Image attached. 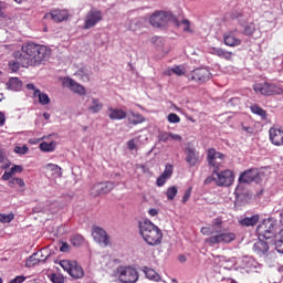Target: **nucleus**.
<instances>
[{
	"label": "nucleus",
	"instance_id": "obj_30",
	"mask_svg": "<svg viewBox=\"0 0 283 283\" xmlns=\"http://www.w3.org/2000/svg\"><path fill=\"white\" fill-rule=\"evenodd\" d=\"M105 189H107V185L103 182L96 184L91 188V196H93V198H96L97 196L105 193Z\"/></svg>",
	"mask_w": 283,
	"mask_h": 283
},
{
	"label": "nucleus",
	"instance_id": "obj_62",
	"mask_svg": "<svg viewBox=\"0 0 283 283\" xmlns=\"http://www.w3.org/2000/svg\"><path fill=\"white\" fill-rule=\"evenodd\" d=\"M178 260H179V262H187V256L181 254V255H179Z\"/></svg>",
	"mask_w": 283,
	"mask_h": 283
},
{
	"label": "nucleus",
	"instance_id": "obj_13",
	"mask_svg": "<svg viewBox=\"0 0 283 283\" xmlns=\"http://www.w3.org/2000/svg\"><path fill=\"white\" fill-rule=\"evenodd\" d=\"M103 19V13L96 9H92L85 18L84 30H90L94 28Z\"/></svg>",
	"mask_w": 283,
	"mask_h": 283
},
{
	"label": "nucleus",
	"instance_id": "obj_53",
	"mask_svg": "<svg viewBox=\"0 0 283 283\" xmlns=\"http://www.w3.org/2000/svg\"><path fill=\"white\" fill-rule=\"evenodd\" d=\"M216 180H217V176H216V175H213V170H212V176H211V177L206 178V180H205V185H211L212 182H216Z\"/></svg>",
	"mask_w": 283,
	"mask_h": 283
},
{
	"label": "nucleus",
	"instance_id": "obj_63",
	"mask_svg": "<svg viewBox=\"0 0 283 283\" xmlns=\"http://www.w3.org/2000/svg\"><path fill=\"white\" fill-rule=\"evenodd\" d=\"M3 7L1 6V2H0V19L3 18Z\"/></svg>",
	"mask_w": 283,
	"mask_h": 283
},
{
	"label": "nucleus",
	"instance_id": "obj_17",
	"mask_svg": "<svg viewBox=\"0 0 283 283\" xmlns=\"http://www.w3.org/2000/svg\"><path fill=\"white\" fill-rule=\"evenodd\" d=\"M266 239H259V241H256L253 244V251L254 253H256V255H259L260 258H262V255H266V253H269V241H264Z\"/></svg>",
	"mask_w": 283,
	"mask_h": 283
},
{
	"label": "nucleus",
	"instance_id": "obj_55",
	"mask_svg": "<svg viewBox=\"0 0 283 283\" xmlns=\"http://www.w3.org/2000/svg\"><path fill=\"white\" fill-rule=\"evenodd\" d=\"M127 147H128V149H130V151H134V149H136V139L128 140Z\"/></svg>",
	"mask_w": 283,
	"mask_h": 283
},
{
	"label": "nucleus",
	"instance_id": "obj_57",
	"mask_svg": "<svg viewBox=\"0 0 283 283\" xmlns=\"http://www.w3.org/2000/svg\"><path fill=\"white\" fill-rule=\"evenodd\" d=\"M148 213H149V216H151L154 218V217L158 216V209L151 208L148 210Z\"/></svg>",
	"mask_w": 283,
	"mask_h": 283
},
{
	"label": "nucleus",
	"instance_id": "obj_32",
	"mask_svg": "<svg viewBox=\"0 0 283 283\" xmlns=\"http://www.w3.org/2000/svg\"><path fill=\"white\" fill-rule=\"evenodd\" d=\"M33 96L39 98L41 105H49L50 103V96H48L46 93L41 92V90H35Z\"/></svg>",
	"mask_w": 283,
	"mask_h": 283
},
{
	"label": "nucleus",
	"instance_id": "obj_64",
	"mask_svg": "<svg viewBox=\"0 0 283 283\" xmlns=\"http://www.w3.org/2000/svg\"><path fill=\"white\" fill-rule=\"evenodd\" d=\"M43 117L45 118V120H50V113H44Z\"/></svg>",
	"mask_w": 283,
	"mask_h": 283
},
{
	"label": "nucleus",
	"instance_id": "obj_9",
	"mask_svg": "<svg viewBox=\"0 0 283 283\" xmlns=\"http://www.w3.org/2000/svg\"><path fill=\"white\" fill-rule=\"evenodd\" d=\"M153 28H165L168 21H174V13L168 11H157L149 18Z\"/></svg>",
	"mask_w": 283,
	"mask_h": 283
},
{
	"label": "nucleus",
	"instance_id": "obj_16",
	"mask_svg": "<svg viewBox=\"0 0 283 283\" xmlns=\"http://www.w3.org/2000/svg\"><path fill=\"white\" fill-rule=\"evenodd\" d=\"M237 33H238V30L226 32L223 34L224 45H228V48H238V45H241L242 40L235 36Z\"/></svg>",
	"mask_w": 283,
	"mask_h": 283
},
{
	"label": "nucleus",
	"instance_id": "obj_52",
	"mask_svg": "<svg viewBox=\"0 0 283 283\" xmlns=\"http://www.w3.org/2000/svg\"><path fill=\"white\" fill-rule=\"evenodd\" d=\"M12 176H14V172H12L11 169L9 171H4V174L2 175V180H10Z\"/></svg>",
	"mask_w": 283,
	"mask_h": 283
},
{
	"label": "nucleus",
	"instance_id": "obj_37",
	"mask_svg": "<svg viewBox=\"0 0 283 283\" xmlns=\"http://www.w3.org/2000/svg\"><path fill=\"white\" fill-rule=\"evenodd\" d=\"M40 149H41V151H48V153L54 151V149H56V143H54V142H51V143L43 142V143L40 144Z\"/></svg>",
	"mask_w": 283,
	"mask_h": 283
},
{
	"label": "nucleus",
	"instance_id": "obj_61",
	"mask_svg": "<svg viewBox=\"0 0 283 283\" xmlns=\"http://www.w3.org/2000/svg\"><path fill=\"white\" fill-rule=\"evenodd\" d=\"M242 13H232V19H242Z\"/></svg>",
	"mask_w": 283,
	"mask_h": 283
},
{
	"label": "nucleus",
	"instance_id": "obj_19",
	"mask_svg": "<svg viewBox=\"0 0 283 283\" xmlns=\"http://www.w3.org/2000/svg\"><path fill=\"white\" fill-rule=\"evenodd\" d=\"M270 140L276 147L283 145V130L280 128H270Z\"/></svg>",
	"mask_w": 283,
	"mask_h": 283
},
{
	"label": "nucleus",
	"instance_id": "obj_43",
	"mask_svg": "<svg viewBox=\"0 0 283 283\" xmlns=\"http://www.w3.org/2000/svg\"><path fill=\"white\" fill-rule=\"evenodd\" d=\"M14 154H19V156H25L28 151H30V148L28 146H15L13 149Z\"/></svg>",
	"mask_w": 283,
	"mask_h": 283
},
{
	"label": "nucleus",
	"instance_id": "obj_11",
	"mask_svg": "<svg viewBox=\"0 0 283 283\" xmlns=\"http://www.w3.org/2000/svg\"><path fill=\"white\" fill-rule=\"evenodd\" d=\"M223 160L224 155L222 153L216 151V148L208 149V163L212 171H220Z\"/></svg>",
	"mask_w": 283,
	"mask_h": 283
},
{
	"label": "nucleus",
	"instance_id": "obj_39",
	"mask_svg": "<svg viewBox=\"0 0 283 283\" xmlns=\"http://www.w3.org/2000/svg\"><path fill=\"white\" fill-rule=\"evenodd\" d=\"M8 185L12 189H14V187H17V185L19 187H25V181L23 179H21V178H12V179L9 180Z\"/></svg>",
	"mask_w": 283,
	"mask_h": 283
},
{
	"label": "nucleus",
	"instance_id": "obj_14",
	"mask_svg": "<svg viewBox=\"0 0 283 283\" xmlns=\"http://www.w3.org/2000/svg\"><path fill=\"white\" fill-rule=\"evenodd\" d=\"M92 235L93 240L102 247V249H105L107 247V232L105 229L101 227H93L92 228Z\"/></svg>",
	"mask_w": 283,
	"mask_h": 283
},
{
	"label": "nucleus",
	"instance_id": "obj_18",
	"mask_svg": "<svg viewBox=\"0 0 283 283\" xmlns=\"http://www.w3.org/2000/svg\"><path fill=\"white\" fill-rule=\"evenodd\" d=\"M157 138L159 143H169V140H176L177 143H180V140H182V136L165 130H160Z\"/></svg>",
	"mask_w": 283,
	"mask_h": 283
},
{
	"label": "nucleus",
	"instance_id": "obj_7",
	"mask_svg": "<svg viewBox=\"0 0 283 283\" xmlns=\"http://www.w3.org/2000/svg\"><path fill=\"white\" fill-rule=\"evenodd\" d=\"M60 266L74 280H81L85 276V271L76 261L62 260L60 261Z\"/></svg>",
	"mask_w": 283,
	"mask_h": 283
},
{
	"label": "nucleus",
	"instance_id": "obj_60",
	"mask_svg": "<svg viewBox=\"0 0 283 283\" xmlns=\"http://www.w3.org/2000/svg\"><path fill=\"white\" fill-rule=\"evenodd\" d=\"M40 251H42V255H39V258H45V255H50V253H48V249H42Z\"/></svg>",
	"mask_w": 283,
	"mask_h": 283
},
{
	"label": "nucleus",
	"instance_id": "obj_3",
	"mask_svg": "<svg viewBox=\"0 0 283 283\" xmlns=\"http://www.w3.org/2000/svg\"><path fill=\"white\" fill-rule=\"evenodd\" d=\"M275 231H277V221L273 218L263 220V222L256 228L259 240L269 241L274 238L275 250L277 253L283 254V229H281L276 234Z\"/></svg>",
	"mask_w": 283,
	"mask_h": 283
},
{
	"label": "nucleus",
	"instance_id": "obj_23",
	"mask_svg": "<svg viewBox=\"0 0 283 283\" xmlns=\"http://www.w3.org/2000/svg\"><path fill=\"white\" fill-rule=\"evenodd\" d=\"M186 163H188V165L190 167H196V165H198V153L196 151V149L193 148H186Z\"/></svg>",
	"mask_w": 283,
	"mask_h": 283
},
{
	"label": "nucleus",
	"instance_id": "obj_8",
	"mask_svg": "<svg viewBox=\"0 0 283 283\" xmlns=\"http://www.w3.org/2000/svg\"><path fill=\"white\" fill-rule=\"evenodd\" d=\"M253 90L256 94H261L262 96H275L283 94L282 86L271 84L269 82L254 84Z\"/></svg>",
	"mask_w": 283,
	"mask_h": 283
},
{
	"label": "nucleus",
	"instance_id": "obj_6",
	"mask_svg": "<svg viewBox=\"0 0 283 283\" xmlns=\"http://www.w3.org/2000/svg\"><path fill=\"white\" fill-rule=\"evenodd\" d=\"M259 177L260 172L255 168L248 169L240 175L239 185L234 191L237 200H242V198L247 196V192L242 189V185H250V182L258 180Z\"/></svg>",
	"mask_w": 283,
	"mask_h": 283
},
{
	"label": "nucleus",
	"instance_id": "obj_15",
	"mask_svg": "<svg viewBox=\"0 0 283 283\" xmlns=\"http://www.w3.org/2000/svg\"><path fill=\"white\" fill-rule=\"evenodd\" d=\"M63 86L69 87L71 92H74L75 94H78L80 96H85L86 91L83 85L76 83L74 80L66 77L63 80Z\"/></svg>",
	"mask_w": 283,
	"mask_h": 283
},
{
	"label": "nucleus",
	"instance_id": "obj_4",
	"mask_svg": "<svg viewBox=\"0 0 283 283\" xmlns=\"http://www.w3.org/2000/svg\"><path fill=\"white\" fill-rule=\"evenodd\" d=\"M139 233L149 247H158L163 243V231L149 220L139 222Z\"/></svg>",
	"mask_w": 283,
	"mask_h": 283
},
{
	"label": "nucleus",
	"instance_id": "obj_48",
	"mask_svg": "<svg viewBox=\"0 0 283 283\" xmlns=\"http://www.w3.org/2000/svg\"><path fill=\"white\" fill-rule=\"evenodd\" d=\"M169 180V178L165 177L164 175H160L157 178L156 185L157 187H165V184Z\"/></svg>",
	"mask_w": 283,
	"mask_h": 283
},
{
	"label": "nucleus",
	"instance_id": "obj_51",
	"mask_svg": "<svg viewBox=\"0 0 283 283\" xmlns=\"http://www.w3.org/2000/svg\"><path fill=\"white\" fill-rule=\"evenodd\" d=\"M23 171V167L22 166H17L14 165L13 167H11V174H21Z\"/></svg>",
	"mask_w": 283,
	"mask_h": 283
},
{
	"label": "nucleus",
	"instance_id": "obj_28",
	"mask_svg": "<svg viewBox=\"0 0 283 283\" xmlns=\"http://www.w3.org/2000/svg\"><path fill=\"white\" fill-rule=\"evenodd\" d=\"M8 90H12L13 92H19L21 87H23V83L19 77H11L7 83Z\"/></svg>",
	"mask_w": 283,
	"mask_h": 283
},
{
	"label": "nucleus",
	"instance_id": "obj_58",
	"mask_svg": "<svg viewBox=\"0 0 283 283\" xmlns=\"http://www.w3.org/2000/svg\"><path fill=\"white\" fill-rule=\"evenodd\" d=\"M0 125H6V113L0 112Z\"/></svg>",
	"mask_w": 283,
	"mask_h": 283
},
{
	"label": "nucleus",
	"instance_id": "obj_54",
	"mask_svg": "<svg viewBox=\"0 0 283 283\" xmlns=\"http://www.w3.org/2000/svg\"><path fill=\"white\" fill-rule=\"evenodd\" d=\"M60 251L62 253H67V251H70V244H67V242H62V245L60 247Z\"/></svg>",
	"mask_w": 283,
	"mask_h": 283
},
{
	"label": "nucleus",
	"instance_id": "obj_10",
	"mask_svg": "<svg viewBox=\"0 0 283 283\" xmlns=\"http://www.w3.org/2000/svg\"><path fill=\"white\" fill-rule=\"evenodd\" d=\"M213 176H217L216 185L218 187H231L233 185V171L229 169L222 171L213 170Z\"/></svg>",
	"mask_w": 283,
	"mask_h": 283
},
{
	"label": "nucleus",
	"instance_id": "obj_22",
	"mask_svg": "<svg viewBox=\"0 0 283 283\" xmlns=\"http://www.w3.org/2000/svg\"><path fill=\"white\" fill-rule=\"evenodd\" d=\"M39 255H43V251H39L33 253L31 256H29V259L27 260V266L31 268V266H36V264L41 263V262H46L48 258L50 256V254H46L45 258H39Z\"/></svg>",
	"mask_w": 283,
	"mask_h": 283
},
{
	"label": "nucleus",
	"instance_id": "obj_1",
	"mask_svg": "<svg viewBox=\"0 0 283 283\" xmlns=\"http://www.w3.org/2000/svg\"><path fill=\"white\" fill-rule=\"evenodd\" d=\"M52 55V50L45 45L33 42L22 45L20 51L13 53V57L20 61L22 67L41 65Z\"/></svg>",
	"mask_w": 283,
	"mask_h": 283
},
{
	"label": "nucleus",
	"instance_id": "obj_29",
	"mask_svg": "<svg viewBox=\"0 0 283 283\" xmlns=\"http://www.w3.org/2000/svg\"><path fill=\"white\" fill-rule=\"evenodd\" d=\"M166 76H171L176 74V76H185V66L176 65L165 71Z\"/></svg>",
	"mask_w": 283,
	"mask_h": 283
},
{
	"label": "nucleus",
	"instance_id": "obj_38",
	"mask_svg": "<svg viewBox=\"0 0 283 283\" xmlns=\"http://www.w3.org/2000/svg\"><path fill=\"white\" fill-rule=\"evenodd\" d=\"M255 23L251 22L245 25H243V34L245 36H252V34L255 32Z\"/></svg>",
	"mask_w": 283,
	"mask_h": 283
},
{
	"label": "nucleus",
	"instance_id": "obj_40",
	"mask_svg": "<svg viewBox=\"0 0 283 283\" xmlns=\"http://www.w3.org/2000/svg\"><path fill=\"white\" fill-rule=\"evenodd\" d=\"M166 196H167L168 200H174V198H176V196H178V187H176V186L169 187L166 191Z\"/></svg>",
	"mask_w": 283,
	"mask_h": 283
},
{
	"label": "nucleus",
	"instance_id": "obj_25",
	"mask_svg": "<svg viewBox=\"0 0 283 283\" xmlns=\"http://www.w3.org/2000/svg\"><path fill=\"white\" fill-rule=\"evenodd\" d=\"M210 54H214L216 56H219V59H224L226 61H231L232 55L231 52L216 46L210 49Z\"/></svg>",
	"mask_w": 283,
	"mask_h": 283
},
{
	"label": "nucleus",
	"instance_id": "obj_42",
	"mask_svg": "<svg viewBox=\"0 0 283 283\" xmlns=\"http://www.w3.org/2000/svg\"><path fill=\"white\" fill-rule=\"evenodd\" d=\"M161 176L168 178V180H169V178H171V176H174V166L171 164H167Z\"/></svg>",
	"mask_w": 283,
	"mask_h": 283
},
{
	"label": "nucleus",
	"instance_id": "obj_35",
	"mask_svg": "<svg viewBox=\"0 0 283 283\" xmlns=\"http://www.w3.org/2000/svg\"><path fill=\"white\" fill-rule=\"evenodd\" d=\"M70 240L73 247H83L85 244V238L81 234H73Z\"/></svg>",
	"mask_w": 283,
	"mask_h": 283
},
{
	"label": "nucleus",
	"instance_id": "obj_50",
	"mask_svg": "<svg viewBox=\"0 0 283 283\" xmlns=\"http://www.w3.org/2000/svg\"><path fill=\"white\" fill-rule=\"evenodd\" d=\"M128 27L127 29L135 32L136 25H138V20H128Z\"/></svg>",
	"mask_w": 283,
	"mask_h": 283
},
{
	"label": "nucleus",
	"instance_id": "obj_2",
	"mask_svg": "<svg viewBox=\"0 0 283 283\" xmlns=\"http://www.w3.org/2000/svg\"><path fill=\"white\" fill-rule=\"evenodd\" d=\"M202 235H211L205 240L209 247L229 244L235 240V233L222 231V221L217 219L211 226L201 228Z\"/></svg>",
	"mask_w": 283,
	"mask_h": 283
},
{
	"label": "nucleus",
	"instance_id": "obj_5",
	"mask_svg": "<svg viewBox=\"0 0 283 283\" xmlns=\"http://www.w3.org/2000/svg\"><path fill=\"white\" fill-rule=\"evenodd\" d=\"M111 277H113L115 282L136 283L138 282L139 274L138 270H136L132 265H119L115 270H113V273H111Z\"/></svg>",
	"mask_w": 283,
	"mask_h": 283
},
{
	"label": "nucleus",
	"instance_id": "obj_41",
	"mask_svg": "<svg viewBox=\"0 0 283 283\" xmlns=\"http://www.w3.org/2000/svg\"><path fill=\"white\" fill-rule=\"evenodd\" d=\"M49 279L52 283H65V277L60 273H53L49 276Z\"/></svg>",
	"mask_w": 283,
	"mask_h": 283
},
{
	"label": "nucleus",
	"instance_id": "obj_44",
	"mask_svg": "<svg viewBox=\"0 0 283 283\" xmlns=\"http://www.w3.org/2000/svg\"><path fill=\"white\" fill-rule=\"evenodd\" d=\"M14 220V214H0V222H3L4 224H8Z\"/></svg>",
	"mask_w": 283,
	"mask_h": 283
},
{
	"label": "nucleus",
	"instance_id": "obj_36",
	"mask_svg": "<svg viewBox=\"0 0 283 283\" xmlns=\"http://www.w3.org/2000/svg\"><path fill=\"white\" fill-rule=\"evenodd\" d=\"M255 260H253V258H250V256H245L241 260V266L243 269H253L255 268Z\"/></svg>",
	"mask_w": 283,
	"mask_h": 283
},
{
	"label": "nucleus",
	"instance_id": "obj_21",
	"mask_svg": "<svg viewBox=\"0 0 283 283\" xmlns=\"http://www.w3.org/2000/svg\"><path fill=\"white\" fill-rule=\"evenodd\" d=\"M51 17L55 23H61V21H67L70 19V12L65 9H55L51 11Z\"/></svg>",
	"mask_w": 283,
	"mask_h": 283
},
{
	"label": "nucleus",
	"instance_id": "obj_33",
	"mask_svg": "<svg viewBox=\"0 0 283 283\" xmlns=\"http://www.w3.org/2000/svg\"><path fill=\"white\" fill-rule=\"evenodd\" d=\"M46 169H49V171H52V175L55 178H61L63 176V169L59 165L48 164Z\"/></svg>",
	"mask_w": 283,
	"mask_h": 283
},
{
	"label": "nucleus",
	"instance_id": "obj_31",
	"mask_svg": "<svg viewBox=\"0 0 283 283\" xmlns=\"http://www.w3.org/2000/svg\"><path fill=\"white\" fill-rule=\"evenodd\" d=\"M143 271L148 280H153V282H160V274H157L156 270L145 266Z\"/></svg>",
	"mask_w": 283,
	"mask_h": 283
},
{
	"label": "nucleus",
	"instance_id": "obj_47",
	"mask_svg": "<svg viewBox=\"0 0 283 283\" xmlns=\"http://www.w3.org/2000/svg\"><path fill=\"white\" fill-rule=\"evenodd\" d=\"M181 25H182L184 32H192V30H191V22L189 20L184 19L181 21Z\"/></svg>",
	"mask_w": 283,
	"mask_h": 283
},
{
	"label": "nucleus",
	"instance_id": "obj_46",
	"mask_svg": "<svg viewBox=\"0 0 283 283\" xmlns=\"http://www.w3.org/2000/svg\"><path fill=\"white\" fill-rule=\"evenodd\" d=\"M15 60H17V62L9 63V70H11V72H17L21 67V61H19L18 59H15Z\"/></svg>",
	"mask_w": 283,
	"mask_h": 283
},
{
	"label": "nucleus",
	"instance_id": "obj_49",
	"mask_svg": "<svg viewBox=\"0 0 283 283\" xmlns=\"http://www.w3.org/2000/svg\"><path fill=\"white\" fill-rule=\"evenodd\" d=\"M191 191H192V188H188L186 191H185V195L182 197V200L181 202L184 205H187V202H189V198H191Z\"/></svg>",
	"mask_w": 283,
	"mask_h": 283
},
{
	"label": "nucleus",
	"instance_id": "obj_45",
	"mask_svg": "<svg viewBox=\"0 0 283 283\" xmlns=\"http://www.w3.org/2000/svg\"><path fill=\"white\" fill-rule=\"evenodd\" d=\"M167 120H168V123L178 124V123H180V116H178V114H176V113H170L167 116Z\"/></svg>",
	"mask_w": 283,
	"mask_h": 283
},
{
	"label": "nucleus",
	"instance_id": "obj_56",
	"mask_svg": "<svg viewBox=\"0 0 283 283\" xmlns=\"http://www.w3.org/2000/svg\"><path fill=\"white\" fill-rule=\"evenodd\" d=\"M242 130L245 132L247 134H253L254 132L253 127H250V126H242Z\"/></svg>",
	"mask_w": 283,
	"mask_h": 283
},
{
	"label": "nucleus",
	"instance_id": "obj_24",
	"mask_svg": "<svg viewBox=\"0 0 283 283\" xmlns=\"http://www.w3.org/2000/svg\"><path fill=\"white\" fill-rule=\"evenodd\" d=\"M260 222V214H253L252 217H244L239 220L240 227H255Z\"/></svg>",
	"mask_w": 283,
	"mask_h": 283
},
{
	"label": "nucleus",
	"instance_id": "obj_12",
	"mask_svg": "<svg viewBox=\"0 0 283 283\" xmlns=\"http://www.w3.org/2000/svg\"><path fill=\"white\" fill-rule=\"evenodd\" d=\"M188 81H195L196 83H207L211 80V72L209 69H196L187 74Z\"/></svg>",
	"mask_w": 283,
	"mask_h": 283
},
{
	"label": "nucleus",
	"instance_id": "obj_34",
	"mask_svg": "<svg viewBox=\"0 0 283 283\" xmlns=\"http://www.w3.org/2000/svg\"><path fill=\"white\" fill-rule=\"evenodd\" d=\"M252 114H255L256 116H260L262 118V120H266V111H264L262 107L258 106L256 104H253L250 107Z\"/></svg>",
	"mask_w": 283,
	"mask_h": 283
},
{
	"label": "nucleus",
	"instance_id": "obj_27",
	"mask_svg": "<svg viewBox=\"0 0 283 283\" xmlns=\"http://www.w3.org/2000/svg\"><path fill=\"white\" fill-rule=\"evenodd\" d=\"M126 116L130 125H139V123H143L145 120V118L143 117V115H140V113H134L132 111L126 113Z\"/></svg>",
	"mask_w": 283,
	"mask_h": 283
},
{
	"label": "nucleus",
	"instance_id": "obj_26",
	"mask_svg": "<svg viewBox=\"0 0 283 283\" xmlns=\"http://www.w3.org/2000/svg\"><path fill=\"white\" fill-rule=\"evenodd\" d=\"M109 112L108 116L112 120H123V118H127V112L120 108H111Z\"/></svg>",
	"mask_w": 283,
	"mask_h": 283
},
{
	"label": "nucleus",
	"instance_id": "obj_59",
	"mask_svg": "<svg viewBox=\"0 0 283 283\" xmlns=\"http://www.w3.org/2000/svg\"><path fill=\"white\" fill-rule=\"evenodd\" d=\"M27 90H32L33 92H36V90H39V88H36V86H34V84L29 83V84H27Z\"/></svg>",
	"mask_w": 283,
	"mask_h": 283
},
{
	"label": "nucleus",
	"instance_id": "obj_20",
	"mask_svg": "<svg viewBox=\"0 0 283 283\" xmlns=\"http://www.w3.org/2000/svg\"><path fill=\"white\" fill-rule=\"evenodd\" d=\"M86 109H88V112L91 114H98V112H101V109H103V103H101V101L98 98L91 97L86 102Z\"/></svg>",
	"mask_w": 283,
	"mask_h": 283
}]
</instances>
